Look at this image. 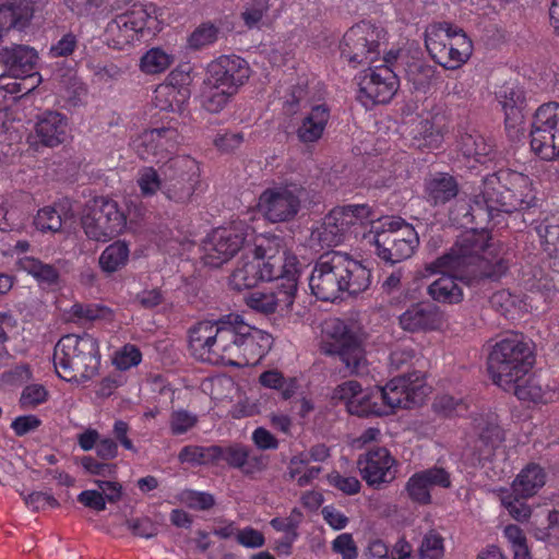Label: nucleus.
Segmentation results:
<instances>
[{"label": "nucleus", "mask_w": 559, "mask_h": 559, "mask_svg": "<svg viewBox=\"0 0 559 559\" xmlns=\"http://www.w3.org/2000/svg\"><path fill=\"white\" fill-rule=\"evenodd\" d=\"M332 550L340 555L342 559H356L358 557V548L349 533H342L337 535L332 544Z\"/></svg>", "instance_id": "0e129e2a"}, {"label": "nucleus", "mask_w": 559, "mask_h": 559, "mask_svg": "<svg viewBox=\"0 0 559 559\" xmlns=\"http://www.w3.org/2000/svg\"><path fill=\"white\" fill-rule=\"evenodd\" d=\"M82 228L88 239L106 242L127 228V216L114 200L96 198L82 217Z\"/></svg>", "instance_id": "ddd939ff"}, {"label": "nucleus", "mask_w": 559, "mask_h": 559, "mask_svg": "<svg viewBox=\"0 0 559 559\" xmlns=\"http://www.w3.org/2000/svg\"><path fill=\"white\" fill-rule=\"evenodd\" d=\"M250 76L246 60L238 56H222L211 62L207 69V84H215L237 94Z\"/></svg>", "instance_id": "b1692460"}, {"label": "nucleus", "mask_w": 559, "mask_h": 559, "mask_svg": "<svg viewBox=\"0 0 559 559\" xmlns=\"http://www.w3.org/2000/svg\"><path fill=\"white\" fill-rule=\"evenodd\" d=\"M445 320L443 313L435 306L414 304L400 317V326L411 333H426L441 330Z\"/></svg>", "instance_id": "bb28decb"}, {"label": "nucleus", "mask_w": 559, "mask_h": 559, "mask_svg": "<svg viewBox=\"0 0 559 559\" xmlns=\"http://www.w3.org/2000/svg\"><path fill=\"white\" fill-rule=\"evenodd\" d=\"M370 284V270L341 251L321 255L309 276L311 294L322 301H334L345 293L358 295Z\"/></svg>", "instance_id": "20e7f679"}, {"label": "nucleus", "mask_w": 559, "mask_h": 559, "mask_svg": "<svg viewBox=\"0 0 559 559\" xmlns=\"http://www.w3.org/2000/svg\"><path fill=\"white\" fill-rule=\"evenodd\" d=\"M407 492L409 497L419 502V503H428L430 502V489L431 487L427 481L423 479V477L416 473L414 474L407 481L406 485Z\"/></svg>", "instance_id": "69168bd1"}, {"label": "nucleus", "mask_w": 559, "mask_h": 559, "mask_svg": "<svg viewBox=\"0 0 559 559\" xmlns=\"http://www.w3.org/2000/svg\"><path fill=\"white\" fill-rule=\"evenodd\" d=\"M532 151L545 160H559V104L547 103L535 112L531 130Z\"/></svg>", "instance_id": "4468645a"}, {"label": "nucleus", "mask_w": 559, "mask_h": 559, "mask_svg": "<svg viewBox=\"0 0 559 559\" xmlns=\"http://www.w3.org/2000/svg\"><path fill=\"white\" fill-rule=\"evenodd\" d=\"M243 142V135L239 132H221L213 140L214 146L223 152L229 153L237 150Z\"/></svg>", "instance_id": "338daca9"}, {"label": "nucleus", "mask_w": 559, "mask_h": 559, "mask_svg": "<svg viewBox=\"0 0 559 559\" xmlns=\"http://www.w3.org/2000/svg\"><path fill=\"white\" fill-rule=\"evenodd\" d=\"M129 257V243L124 240H116L102 251L98 258V265L104 273L112 274L127 265Z\"/></svg>", "instance_id": "72a5a7b5"}, {"label": "nucleus", "mask_w": 559, "mask_h": 559, "mask_svg": "<svg viewBox=\"0 0 559 559\" xmlns=\"http://www.w3.org/2000/svg\"><path fill=\"white\" fill-rule=\"evenodd\" d=\"M38 59L37 51L29 46L14 45L0 49V63L15 78H28L33 73H38Z\"/></svg>", "instance_id": "c85d7f7f"}, {"label": "nucleus", "mask_w": 559, "mask_h": 559, "mask_svg": "<svg viewBox=\"0 0 559 559\" xmlns=\"http://www.w3.org/2000/svg\"><path fill=\"white\" fill-rule=\"evenodd\" d=\"M175 61L173 55L162 48H151L141 58V70L147 74H157L166 71Z\"/></svg>", "instance_id": "3c124183"}, {"label": "nucleus", "mask_w": 559, "mask_h": 559, "mask_svg": "<svg viewBox=\"0 0 559 559\" xmlns=\"http://www.w3.org/2000/svg\"><path fill=\"white\" fill-rule=\"evenodd\" d=\"M178 139L179 133L175 128L151 129L133 141V147L142 159L163 163L176 150Z\"/></svg>", "instance_id": "4be33fe9"}, {"label": "nucleus", "mask_w": 559, "mask_h": 559, "mask_svg": "<svg viewBox=\"0 0 559 559\" xmlns=\"http://www.w3.org/2000/svg\"><path fill=\"white\" fill-rule=\"evenodd\" d=\"M459 150L465 158L475 163L485 164L489 160L491 145L480 134H464L459 141Z\"/></svg>", "instance_id": "79ce46f5"}, {"label": "nucleus", "mask_w": 559, "mask_h": 559, "mask_svg": "<svg viewBox=\"0 0 559 559\" xmlns=\"http://www.w3.org/2000/svg\"><path fill=\"white\" fill-rule=\"evenodd\" d=\"M100 364L97 341L90 334H68L55 346L53 366L59 378L80 383L96 374Z\"/></svg>", "instance_id": "39448f33"}, {"label": "nucleus", "mask_w": 559, "mask_h": 559, "mask_svg": "<svg viewBox=\"0 0 559 559\" xmlns=\"http://www.w3.org/2000/svg\"><path fill=\"white\" fill-rule=\"evenodd\" d=\"M235 95L236 93L227 91L226 88L215 84H207V80H205L202 93V106L209 112L218 114Z\"/></svg>", "instance_id": "49530a36"}, {"label": "nucleus", "mask_w": 559, "mask_h": 559, "mask_svg": "<svg viewBox=\"0 0 559 559\" xmlns=\"http://www.w3.org/2000/svg\"><path fill=\"white\" fill-rule=\"evenodd\" d=\"M273 337L229 313L216 321H202L190 330L189 346L200 360L235 367L257 365L271 349Z\"/></svg>", "instance_id": "f257e3e1"}, {"label": "nucleus", "mask_w": 559, "mask_h": 559, "mask_svg": "<svg viewBox=\"0 0 559 559\" xmlns=\"http://www.w3.org/2000/svg\"><path fill=\"white\" fill-rule=\"evenodd\" d=\"M535 194L527 176L501 170L487 176L474 194L469 215L478 223L490 222L499 212L511 213L534 204Z\"/></svg>", "instance_id": "7ed1b4c3"}, {"label": "nucleus", "mask_w": 559, "mask_h": 559, "mask_svg": "<svg viewBox=\"0 0 559 559\" xmlns=\"http://www.w3.org/2000/svg\"><path fill=\"white\" fill-rule=\"evenodd\" d=\"M502 536L512 552L513 559H532L531 549L523 530L515 524H508L502 530Z\"/></svg>", "instance_id": "09e8293b"}, {"label": "nucleus", "mask_w": 559, "mask_h": 559, "mask_svg": "<svg viewBox=\"0 0 559 559\" xmlns=\"http://www.w3.org/2000/svg\"><path fill=\"white\" fill-rule=\"evenodd\" d=\"M371 233L377 255L391 264L411 258L419 245L415 228L401 217L388 216L377 221L371 217Z\"/></svg>", "instance_id": "6e6552de"}, {"label": "nucleus", "mask_w": 559, "mask_h": 559, "mask_svg": "<svg viewBox=\"0 0 559 559\" xmlns=\"http://www.w3.org/2000/svg\"><path fill=\"white\" fill-rule=\"evenodd\" d=\"M499 498L502 507L515 521L525 522L531 518L532 508L524 501L525 498H521L512 490L506 488L499 490Z\"/></svg>", "instance_id": "8fccbe9b"}, {"label": "nucleus", "mask_w": 559, "mask_h": 559, "mask_svg": "<svg viewBox=\"0 0 559 559\" xmlns=\"http://www.w3.org/2000/svg\"><path fill=\"white\" fill-rule=\"evenodd\" d=\"M148 21V14L141 5L119 14L107 26V35L115 48L123 49L140 39Z\"/></svg>", "instance_id": "5701e85b"}, {"label": "nucleus", "mask_w": 559, "mask_h": 559, "mask_svg": "<svg viewBox=\"0 0 559 559\" xmlns=\"http://www.w3.org/2000/svg\"><path fill=\"white\" fill-rule=\"evenodd\" d=\"M358 99L369 107L389 103L399 88L396 74L388 64L364 70L358 76Z\"/></svg>", "instance_id": "a211bd4d"}, {"label": "nucleus", "mask_w": 559, "mask_h": 559, "mask_svg": "<svg viewBox=\"0 0 559 559\" xmlns=\"http://www.w3.org/2000/svg\"><path fill=\"white\" fill-rule=\"evenodd\" d=\"M16 264L20 270L28 273L39 283L52 284L58 278V272L52 265L45 264L33 257H22Z\"/></svg>", "instance_id": "de8ad7c7"}, {"label": "nucleus", "mask_w": 559, "mask_h": 559, "mask_svg": "<svg viewBox=\"0 0 559 559\" xmlns=\"http://www.w3.org/2000/svg\"><path fill=\"white\" fill-rule=\"evenodd\" d=\"M322 350L337 355L350 373H360L366 366L361 329L356 322L326 319L322 324Z\"/></svg>", "instance_id": "1a4fd4ad"}, {"label": "nucleus", "mask_w": 559, "mask_h": 559, "mask_svg": "<svg viewBox=\"0 0 559 559\" xmlns=\"http://www.w3.org/2000/svg\"><path fill=\"white\" fill-rule=\"evenodd\" d=\"M534 365L531 345L514 334L498 341L491 348L487 366L495 384L510 391L518 381L528 376Z\"/></svg>", "instance_id": "0eeeda50"}, {"label": "nucleus", "mask_w": 559, "mask_h": 559, "mask_svg": "<svg viewBox=\"0 0 559 559\" xmlns=\"http://www.w3.org/2000/svg\"><path fill=\"white\" fill-rule=\"evenodd\" d=\"M524 281L530 289L540 293L547 302L556 300L559 296V271L538 269Z\"/></svg>", "instance_id": "f704fd0d"}, {"label": "nucleus", "mask_w": 559, "mask_h": 559, "mask_svg": "<svg viewBox=\"0 0 559 559\" xmlns=\"http://www.w3.org/2000/svg\"><path fill=\"white\" fill-rule=\"evenodd\" d=\"M412 134L418 148H438L443 141L441 129L429 118L420 119L412 129Z\"/></svg>", "instance_id": "58836bf2"}, {"label": "nucleus", "mask_w": 559, "mask_h": 559, "mask_svg": "<svg viewBox=\"0 0 559 559\" xmlns=\"http://www.w3.org/2000/svg\"><path fill=\"white\" fill-rule=\"evenodd\" d=\"M444 539L436 531L427 532L418 547L419 559H442L444 556Z\"/></svg>", "instance_id": "603ef678"}, {"label": "nucleus", "mask_w": 559, "mask_h": 559, "mask_svg": "<svg viewBox=\"0 0 559 559\" xmlns=\"http://www.w3.org/2000/svg\"><path fill=\"white\" fill-rule=\"evenodd\" d=\"M386 33L370 22H361L350 27L344 35L342 56L352 63L373 61L385 43Z\"/></svg>", "instance_id": "2eb2a0df"}, {"label": "nucleus", "mask_w": 559, "mask_h": 559, "mask_svg": "<svg viewBox=\"0 0 559 559\" xmlns=\"http://www.w3.org/2000/svg\"><path fill=\"white\" fill-rule=\"evenodd\" d=\"M379 391L383 411L388 416L397 408H412L420 405L425 401L429 388L419 377L403 376L379 386Z\"/></svg>", "instance_id": "f3484780"}, {"label": "nucleus", "mask_w": 559, "mask_h": 559, "mask_svg": "<svg viewBox=\"0 0 559 559\" xmlns=\"http://www.w3.org/2000/svg\"><path fill=\"white\" fill-rule=\"evenodd\" d=\"M192 76L188 68L173 70L154 92V105L165 111L181 112L190 98Z\"/></svg>", "instance_id": "412c9836"}, {"label": "nucleus", "mask_w": 559, "mask_h": 559, "mask_svg": "<svg viewBox=\"0 0 559 559\" xmlns=\"http://www.w3.org/2000/svg\"><path fill=\"white\" fill-rule=\"evenodd\" d=\"M332 400L344 404L352 415L359 417L385 416L379 386L364 389L357 381L349 380L333 390Z\"/></svg>", "instance_id": "dca6fc26"}, {"label": "nucleus", "mask_w": 559, "mask_h": 559, "mask_svg": "<svg viewBox=\"0 0 559 559\" xmlns=\"http://www.w3.org/2000/svg\"><path fill=\"white\" fill-rule=\"evenodd\" d=\"M330 118V110L325 105H316L302 119L297 129V136L302 143H313L321 139Z\"/></svg>", "instance_id": "2f4dec72"}, {"label": "nucleus", "mask_w": 559, "mask_h": 559, "mask_svg": "<svg viewBox=\"0 0 559 559\" xmlns=\"http://www.w3.org/2000/svg\"><path fill=\"white\" fill-rule=\"evenodd\" d=\"M479 428V437L475 444L478 451V460H489L504 441V432L501 427L493 421H489L484 427Z\"/></svg>", "instance_id": "4c0bfd02"}, {"label": "nucleus", "mask_w": 559, "mask_h": 559, "mask_svg": "<svg viewBox=\"0 0 559 559\" xmlns=\"http://www.w3.org/2000/svg\"><path fill=\"white\" fill-rule=\"evenodd\" d=\"M280 241L259 235L253 238L252 246H247L237 266L229 276V286L236 290L249 289L260 282L272 281L277 275L282 262Z\"/></svg>", "instance_id": "423d86ee"}, {"label": "nucleus", "mask_w": 559, "mask_h": 559, "mask_svg": "<svg viewBox=\"0 0 559 559\" xmlns=\"http://www.w3.org/2000/svg\"><path fill=\"white\" fill-rule=\"evenodd\" d=\"M546 484V473L537 464H528L512 481V491L521 498H532Z\"/></svg>", "instance_id": "473e14b6"}, {"label": "nucleus", "mask_w": 559, "mask_h": 559, "mask_svg": "<svg viewBox=\"0 0 559 559\" xmlns=\"http://www.w3.org/2000/svg\"><path fill=\"white\" fill-rule=\"evenodd\" d=\"M536 230L542 241L547 246L546 250H559V215L547 217L537 226Z\"/></svg>", "instance_id": "4d7b16f0"}, {"label": "nucleus", "mask_w": 559, "mask_h": 559, "mask_svg": "<svg viewBox=\"0 0 559 559\" xmlns=\"http://www.w3.org/2000/svg\"><path fill=\"white\" fill-rule=\"evenodd\" d=\"M498 99L504 112L506 128L511 136H516L524 123L525 98L520 86L508 83L498 92Z\"/></svg>", "instance_id": "cd10ccee"}, {"label": "nucleus", "mask_w": 559, "mask_h": 559, "mask_svg": "<svg viewBox=\"0 0 559 559\" xmlns=\"http://www.w3.org/2000/svg\"><path fill=\"white\" fill-rule=\"evenodd\" d=\"M362 478L373 487L391 483L396 475V460L386 448H374L358 461Z\"/></svg>", "instance_id": "393cba45"}, {"label": "nucleus", "mask_w": 559, "mask_h": 559, "mask_svg": "<svg viewBox=\"0 0 559 559\" xmlns=\"http://www.w3.org/2000/svg\"><path fill=\"white\" fill-rule=\"evenodd\" d=\"M35 135L40 144L56 147L64 143L70 136L68 119L60 112L46 111L38 117L35 124Z\"/></svg>", "instance_id": "7c9ffc66"}, {"label": "nucleus", "mask_w": 559, "mask_h": 559, "mask_svg": "<svg viewBox=\"0 0 559 559\" xmlns=\"http://www.w3.org/2000/svg\"><path fill=\"white\" fill-rule=\"evenodd\" d=\"M259 382L262 386L276 390L284 400L293 397L298 390L296 378H285L278 370H267L260 374Z\"/></svg>", "instance_id": "a18cd8bd"}, {"label": "nucleus", "mask_w": 559, "mask_h": 559, "mask_svg": "<svg viewBox=\"0 0 559 559\" xmlns=\"http://www.w3.org/2000/svg\"><path fill=\"white\" fill-rule=\"evenodd\" d=\"M49 393L41 384H29L22 391L20 403L24 408H35L48 400Z\"/></svg>", "instance_id": "680f3d73"}, {"label": "nucleus", "mask_w": 559, "mask_h": 559, "mask_svg": "<svg viewBox=\"0 0 559 559\" xmlns=\"http://www.w3.org/2000/svg\"><path fill=\"white\" fill-rule=\"evenodd\" d=\"M510 391H513L519 400L534 404L548 403L555 395L550 389L543 388L536 378L527 376L518 381Z\"/></svg>", "instance_id": "c9c22d12"}, {"label": "nucleus", "mask_w": 559, "mask_h": 559, "mask_svg": "<svg viewBox=\"0 0 559 559\" xmlns=\"http://www.w3.org/2000/svg\"><path fill=\"white\" fill-rule=\"evenodd\" d=\"M546 520L547 524L544 525L535 518L531 522L530 532L537 540L557 545L559 544V507L548 510Z\"/></svg>", "instance_id": "c03bdc74"}, {"label": "nucleus", "mask_w": 559, "mask_h": 559, "mask_svg": "<svg viewBox=\"0 0 559 559\" xmlns=\"http://www.w3.org/2000/svg\"><path fill=\"white\" fill-rule=\"evenodd\" d=\"M215 463L226 462L229 466L239 468L245 475H254L266 467V459L263 455H250V450L242 444H230L226 447L216 445Z\"/></svg>", "instance_id": "c756f323"}, {"label": "nucleus", "mask_w": 559, "mask_h": 559, "mask_svg": "<svg viewBox=\"0 0 559 559\" xmlns=\"http://www.w3.org/2000/svg\"><path fill=\"white\" fill-rule=\"evenodd\" d=\"M489 240L490 235L485 228H471L462 233L449 253L427 264L428 274H442L428 286V295L437 302L459 304L464 294L456 277L472 266L475 267L472 274L501 276L507 271V264Z\"/></svg>", "instance_id": "f03ea898"}, {"label": "nucleus", "mask_w": 559, "mask_h": 559, "mask_svg": "<svg viewBox=\"0 0 559 559\" xmlns=\"http://www.w3.org/2000/svg\"><path fill=\"white\" fill-rule=\"evenodd\" d=\"M269 9V0H249L241 12L245 25L249 28H259Z\"/></svg>", "instance_id": "6e6d98bb"}, {"label": "nucleus", "mask_w": 559, "mask_h": 559, "mask_svg": "<svg viewBox=\"0 0 559 559\" xmlns=\"http://www.w3.org/2000/svg\"><path fill=\"white\" fill-rule=\"evenodd\" d=\"M199 179H164L163 193L171 202L186 204L192 200Z\"/></svg>", "instance_id": "37998d69"}, {"label": "nucleus", "mask_w": 559, "mask_h": 559, "mask_svg": "<svg viewBox=\"0 0 559 559\" xmlns=\"http://www.w3.org/2000/svg\"><path fill=\"white\" fill-rule=\"evenodd\" d=\"M136 183L143 197H152L158 190H163V183L159 175L153 167H143L140 169L138 173Z\"/></svg>", "instance_id": "bf43d9fd"}, {"label": "nucleus", "mask_w": 559, "mask_h": 559, "mask_svg": "<svg viewBox=\"0 0 559 559\" xmlns=\"http://www.w3.org/2000/svg\"><path fill=\"white\" fill-rule=\"evenodd\" d=\"M163 167L164 179H199L198 162L189 155L168 157Z\"/></svg>", "instance_id": "e433bc0d"}, {"label": "nucleus", "mask_w": 559, "mask_h": 559, "mask_svg": "<svg viewBox=\"0 0 559 559\" xmlns=\"http://www.w3.org/2000/svg\"><path fill=\"white\" fill-rule=\"evenodd\" d=\"M142 361V354L140 349L132 344H127L116 350L112 362L119 370H128L138 366Z\"/></svg>", "instance_id": "052dcab7"}, {"label": "nucleus", "mask_w": 559, "mask_h": 559, "mask_svg": "<svg viewBox=\"0 0 559 559\" xmlns=\"http://www.w3.org/2000/svg\"><path fill=\"white\" fill-rule=\"evenodd\" d=\"M216 36L217 29L212 24H203L191 34L189 44L193 48H201L212 44Z\"/></svg>", "instance_id": "774afa93"}, {"label": "nucleus", "mask_w": 559, "mask_h": 559, "mask_svg": "<svg viewBox=\"0 0 559 559\" xmlns=\"http://www.w3.org/2000/svg\"><path fill=\"white\" fill-rule=\"evenodd\" d=\"M250 227L245 222H233L212 229L202 242V259L212 267H219L231 260L251 240Z\"/></svg>", "instance_id": "f8f14e48"}, {"label": "nucleus", "mask_w": 559, "mask_h": 559, "mask_svg": "<svg viewBox=\"0 0 559 559\" xmlns=\"http://www.w3.org/2000/svg\"><path fill=\"white\" fill-rule=\"evenodd\" d=\"M43 79L39 73H33L28 78H15L12 75H0V92L3 98L12 96L19 98L34 91Z\"/></svg>", "instance_id": "ea45409f"}, {"label": "nucleus", "mask_w": 559, "mask_h": 559, "mask_svg": "<svg viewBox=\"0 0 559 559\" xmlns=\"http://www.w3.org/2000/svg\"><path fill=\"white\" fill-rule=\"evenodd\" d=\"M245 304L253 311L270 314L276 312V302L272 292L255 290L245 297Z\"/></svg>", "instance_id": "13d9d810"}, {"label": "nucleus", "mask_w": 559, "mask_h": 559, "mask_svg": "<svg viewBox=\"0 0 559 559\" xmlns=\"http://www.w3.org/2000/svg\"><path fill=\"white\" fill-rule=\"evenodd\" d=\"M426 47L431 58L445 69L463 66L473 52L472 40L457 27L435 24L426 31Z\"/></svg>", "instance_id": "9b49d317"}, {"label": "nucleus", "mask_w": 559, "mask_h": 559, "mask_svg": "<svg viewBox=\"0 0 559 559\" xmlns=\"http://www.w3.org/2000/svg\"><path fill=\"white\" fill-rule=\"evenodd\" d=\"M216 445L212 447H185L179 453V461L189 464H211L215 463V453H217Z\"/></svg>", "instance_id": "864d4df0"}, {"label": "nucleus", "mask_w": 559, "mask_h": 559, "mask_svg": "<svg viewBox=\"0 0 559 559\" xmlns=\"http://www.w3.org/2000/svg\"><path fill=\"white\" fill-rule=\"evenodd\" d=\"M47 0H0V39L12 28L22 29Z\"/></svg>", "instance_id": "a878e982"}, {"label": "nucleus", "mask_w": 559, "mask_h": 559, "mask_svg": "<svg viewBox=\"0 0 559 559\" xmlns=\"http://www.w3.org/2000/svg\"><path fill=\"white\" fill-rule=\"evenodd\" d=\"M301 274V263L290 251L282 253V262L277 267V275L274 280L280 281L276 289L272 290L276 302V312L282 316H296L301 318L300 311H294V302L298 293V281Z\"/></svg>", "instance_id": "aec40b11"}, {"label": "nucleus", "mask_w": 559, "mask_h": 559, "mask_svg": "<svg viewBox=\"0 0 559 559\" xmlns=\"http://www.w3.org/2000/svg\"><path fill=\"white\" fill-rule=\"evenodd\" d=\"M371 222V209L366 204L346 205L333 209L314 227L310 242L320 249L338 246L350 235H358V228Z\"/></svg>", "instance_id": "9d476101"}, {"label": "nucleus", "mask_w": 559, "mask_h": 559, "mask_svg": "<svg viewBox=\"0 0 559 559\" xmlns=\"http://www.w3.org/2000/svg\"><path fill=\"white\" fill-rule=\"evenodd\" d=\"M426 192L435 204L445 203L457 193L455 180L447 174H437L426 182Z\"/></svg>", "instance_id": "a19ab883"}, {"label": "nucleus", "mask_w": 559, "mask_h": 559, "mask_svg": "<svg viewBox=\"0 0 559 559\" xmlns=\"http://www.w3.org/2000/svg\"><path fill=\"white\" fill-rule=\"evenodd\" d=\"M301 197L302 190L296 185L275 186L261 193L258 209L272 223L286 222L297 215Z\"/></svg>", "instance_id": "6ab92c4d"}, {"label": "nucleus", "mask_w": 559, "mask_h": 559, "mask_svg": "<svg viewBox=\"0 0 559 559\" xmlns=\"http://www.w3.org/2000/svg\"><path fill=\"white\" fill-rule=\"evenodd\" d=\"M179 500L191 509L207 510L214 506V497L207 492L185 490L180 493Z\"/></svg>", "instance_id": "e2e57ef3"}, {"label": "nucleus", "mask_w": 559, "mask_h": 559, "mask_svg": "<svg viewBox=\"0 0 559 559\" xmlns=\"http://www.w3.org/2000/svg\"><path fill=\"white\" fill-rule=\"evenodd\" d=\"M63 218L61 213L55 206H44L37 211L34 217L35 227L43 231L57 233L61 229Z\"/></svg>", "instance_id": "5fc2aeb1"}]
</instances>
